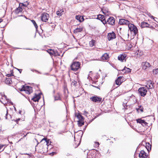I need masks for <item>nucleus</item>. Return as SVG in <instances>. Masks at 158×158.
I'll return each instance as SVG.
<instances>
[{
  "mask_svg": "<svg viewBox=\"0 0 158 158\" xmlns=\"http://www.w3.org/2000/svg\"><path fill=\"white\" fill-rule=\"evenodd\" d=\"M22 7H20V6H19L15 10V12L16 14H18L20 12H21L22 11Z\"/></svg>",
  "mask_w": 158,
  "mask_h": 158,
  "instance_id": "26",
  "label": "nucleus"
},
{
  "mask_svg": "<svg viewBox=\"0 0 158 158\" xmlns=\"http://www.w3.org/2000/svg\"><path fill=\"white\" fill-rule=\"evenodd\" d=\"M77 117L78 119L77 121V123L79 127H81L84 125V118L80 114L77 115Z\"/></svg>",
  "mask_w": 158,
  "mask_h": 158,
  "instance_id": "2",
  "label": "nucleus"
},
{
  "mask_svg": "<svg viewBox=\"0 0 158 158\" xmlns=\"http://www.w3.org/2000/svg\"><path fill=\"white\" fill-rule=\"evenodd\" d=\"M139 156L140 158H147L148 155L143 150H141L139 154Z\"/></svg>",
  "mask_w": 158,
  "mask_h": 158,
  "instance_id": "13",
  "label": "nucleus"
},
{
  "mask_svg": "<svg viewBox=\"0 0 158 158\" xmlns=\"http://www.w3.org/2000/svg\"><path fill=\"white\" fill-rule=\"evenodd\" d=\"M0 101L4 104L9 102V100L6 98V96L5 95L1 94H0Z\"/></svg>",
  "mask_w": 158,
  "mask_h": 158,
  "instance_id": "5",
  "label": "nucleus"
},
{
  "mask_svg": "<svg viewBox=\"0 0 158 158\" xmlns=\"http://www.w3.org/2000/svg\"><path fill=\"white\" fill-rule=\"evenodd\" d=\"M19 72L21 73V71H22V70L21 69H19Z\"/></svg>",
  "mask_w": 158,
  "mask_h": 158,
  "instance_id": "49",
  "label": "nucleus"
},
{
  "mask_svg": "<svg viewBox=\"0 0 158 158\" xmlns=\"http://www.w3.org/2000/svg\"><path fill=\"white\" fill-rule=\"evenodd\" d=\"M129 36V34L127 31L124 32L123 35V37L126 40L128 38Z\"/></svg>",
  "mask_w": 158,
  "mask_h": 158,
  "instance_id": "29",
  "label": "nucleus"
},
{
  "mask_svg": "<svg viewBox=\"0 0 158 158\" xmlns=\"http://www.w3.org/2000/svg\"><path fill=\"white\" fill-rule=\"evenodd\" d=\"M138 91L142 96L144 97L146 95L147 92L146 87H141L139 89Z\"/></svg>",
  "mask_w": 158,
  "mask_h": 158,
  "instance_id": "6",
  "label": "nucleus"
},
{
  "mask_svg": "<svg viewBox=\"0 0 158 158\" xmlns=\"http://www.w3.org/2000/svg\"><path fill=\"white\" fill-rule=\"evenodd\" d=\"M122 77H119L115 80L116 84L118 85H120L123 82V80H121Z\"/></svg>",
  "mask_w": 158,
  "mask_h": 158,
  "instance_id": "19",
  "label": "nucleus"
},
{
  "mask_svg": "<svg viewBox=\"0 0 158 158\" xmlns=\"http://www.w3.org/2000/svg\"><path fill=\"white\" fill-rule=\"evenodd\" d=\"M101 21L104 24H105L106 23V20H105V18H104Z\"/></svg>",
  "mask_w": 158,
  "mask_h": 158,
  "instance_id": "41",
  "label": "nucleus"
},
{
  "mask_svg": "<svg viewBox=\"0 0 158 158\" xmlns=\"http://www.w3.org/2000/svg\"><path fill=\"white\" fill-rule=\"evenodd\" d=\"M75 18L76 19L78 20L80 22H82L84 20L83 17L82 16L76 15Z\"/></svg>",
  "mask_w": 158,
  "mask_h": 158,
  "instance_id": "21",
  "label": "nucleus"
},
{
  "mask_svg": "<svg viewBox=\"0 0 158 158\" xmlns=\"http://www.w3.org/2000/svg\"><path fill=\"white\" fill-rule=\"evenodd\" d=\"M141 26L142 28L148 27L151 28L152 27V26L148 24L147 23L144 22H143L141 23Z\"/></svg>",
  "mask_w": 158,
  "mask_h": 158,
  "instance_id": "15",
  "label": "nucleus"
},
{
  "mask_svg": "<svg viewBox=\"0 0 158 158\" xmlns=\"http://www.w3.org/2000/svg\"><path fill=\"white\" fill-rule=\"evenodd\" d=\"M87 78L88 79H90L91 78V77L89 76V75H88V76L87 77Z\"/></svg>",
  "mask_w": 158,
  "mask_h": 158,
  "instance_id": "46",
  "label": "nucleus"
},
{
  "mask_svg": "<svg viewBox=\"0 0 158 158\" xmlns=\"http://www.w3.org/2000/svg\"><path fill=\"white\" fill-rule=\"evenodd\" d=\"M28 4L27 3V5H26V4H24L23 3H21L19 4V5L20 6H25V7H27V5H28Z\"/></svg>",
  "mask_w": 158,
  "mask_h": 158,
  "instance_id": "38",
  "label": "nucleus"
},
{
  "mask_svg": "<svg viewBox=\"0 0 158 158\" xmlns=\"http://www.w3.org/2000/svg\"><path fill=\"white\" fill-rule=\"evenodd\" d=\"M136 54H137V55H139L138 53V52H136Z\"/></svg>",
  "mask_w": 158,
  "mask_h": 158,
  "instance_id": "51",
  "label": "nucleus"
},
{
  "mask_svg": "<svg viewBox=\"0 0 158 158\" xmlns=\"http://www.w3.org/2000/svg\"><path fill=\"white\" fill-rule=\"evenodd\" d=\"M107 37L108 40L110 41L115 39L116 36L115 33L112 31V32L108 33Z\"/></svg>",
  "mask_w": 158,
  "mask_h": 158,
  "instance_id": "10",
  "label": "nucleus"
},
{
  "mask_svg": "<svg viewBox=\"0 0 158 158\" xmlns=\"http://www.w3.org/2000/svg\"><path fill=\"white\" fill-rule=\"evenodd\" d=\"M49 17V15L46 13H43L41 14V18L42 21L44 22H47Z\"/></svg>",
  "mask_w": 158,
  "mask_h": 158,
  "instance_id": "7",
  "label": "nucleus"
},
{
  "mask_svg": "<svg viewBox=\"0 0 158 158\" xmlns=\"http://www.w3.org/2000/svg\"><path fill=\"white\" fill-rule=\"evenodd\" d=\"M126 103H123V106H124V108L125 109H126V107H127V106H126Z\"/></svg>",
  "mask_w": 158,
  "mask_h": 158,
  "instance_id": "42",
  "label": "nucleus"
},
{
  "mask_svg": "<svg viewBox=\"0 0 158 158\" xmlns=\"http://www.w3.org/2000/svg\"><path fill=\"white\" fill-rule=\"evenodd\" d=\"M2 19H0V23L1 22H2Z\"/></svg>",
  "mask_w": 158,
  "mask_h": 158,
  "instance_id": "48",
  "label": "nucleus"
},
{
  "mask_svg": "<svg viewBox=\"0 0 158 158\" xmlns=\"http://www.w3.org/2000/svg\"><path fill=\"white\" fill-rule=\"evenodd\" d=\"M40 98V95L35 94L33 97L32 98L31 100L35 102H38Z\"/></svg>",
  "mask_w": 158,
  "mask_h": 158,
  "instance_id": "20",
  "label": "nucleus"
},
{
  "mask_svg": "<svg viewBox=\"0 0 158 158\" xmlns=\"http://www.w3.org/2000/svg\"><path fill=\"white\" fill-rule=\"evenodd\" d=\"M146 148L148 151H149V149L151 148V145L149 143H146Z\"/></svg>",
  "mask_w": 158,
  "mask_h": 158,
  "instance_id": "32",
  "label": "nucleus"
},
{
  "mask_svg": "<svg viewBox=\"0 0 158 158\" xmlns=\"http://www.w3.org/2000/svg\"><path fill=\"white\" fill-rule=\"evenodd\" d=\"M60 97L59 96H58L57 97H55V100H58L60 99Z\"/></svg>",
  "mask_w": 158,
  "mask_h": 158,
  "instance_id": "43",
  "label": "nucleus"
},
{
  "mask_svg": "<svg viewBox=\"0 0 158 158\" xmlns=\"http://www.w3.org/2000/svg\"><path fill=\"white\" fill-rule=\"evenodd\" d=\"M4 145L2 144H0V150H1L4 146Z\"/></svg>",
  "mask_w": 158,
  "mask_h": 158,
  "instance_id": "44",
  "label": "nucleus"
},
{
  "mask_svg": "<svg viewBox=\"0 0 158 158\" xmlns=\"http://www.w3.org/2000/svg\"><path fill=\"white\" fill-rule=\"evenodd\" d=\"M66 90L65 89L64 92H65H65H66ZM66 90H67L68 93V89H66Z\"/></svg>",
  "mask_w": 158,
  "mask_h": 158,
  "instance_id": "50",
  "label": "nucleus"
},
{
  "mask_svg": "<svg viewBox=\"0 0 158 158\" xmlns=\"http://www.w3.org/2000/svg\"><path fill=\"white\" fill-rule=\"evenodd\" d=\"M7 110L6 109H5L3 110L2 113V118L6 119L7 118Z\"/></svg>",
  "mask_w": 158,
  "mask_h": 158,
  "instance_id": "17",
  "label": "nucleus"
},
{
  "mask_svg": "<svg viewBox=\"0 0 158 158\" xmlns=\"http://www.w3.org/2000/svg\"><path fill=\"white\" fill-rule=\"evenodd\" d=\"M142 69L145 70L151 66L150 64L147 62H143L142 63Z\"/></svg>",
  "mask_w": 158,
  "mask_h": 158,
  "instance_id": "12",
  "label": "nucleus"
},
{
  "mask_svg": "<svg viewBox=\"0 0 158 158\" xmlns=\"http://www.w3.org/2000/svg\"><path fill=\"white\" fill-rule=\"evenodd\" d=\"M109 58V55L107 53H104L101 57V59L103 60H107Z\"/></svg>",
  "mask_w": 158,
  "mask_h": 158,
  "instance_id": "23",
  "label": "nucleus"
},
{
  "mask_svg": "<svg viewBox=\"0 0 158 158\" xmlns=\"http://www.w3.org/2000/svg\"><path fill=\"white\" fill-rule=\"evenodd\" d=\"M44 140L45 141V142L46 143V145L48 146L50 144H49V143L50 142V140L48 139H47L46 138H44L43 139L41 142L43 141Z\"/></svg>",
  "mask_w": 158,
  "mask_h": 158,
  "instance_id": "28",
  "label": "nucleus"
},
{
  "mask_svg": "<svg viewBox=\"0 0 158 158\" xmlns=\"http://www.w3.org/2000/svg\"><path fill=\"white\" fill-rule=\"evenodd\" d=\"M10 78H7L6 79V82L7 83H8L9 84H10Z\"/></svg>",
  "mask_w": 158,
  "mask_h": 158,
  "instance_id": "37",
  "label": "nucleus"
},
{
  "mask_svg": "<svg viewBox=\"0 0 158 158\" xmlns=\"http://www.w3.org/2000/svg\"><path fill=\"white\" fill-rule=\"evenodd\" d=\"M128 27L131 32H133L135 35L138 33V29L137 27L133 24H131L128 25Z\"/></svg>",
  "mask_w": 158,
  "mask_h": 158,
  "instance_id": "3",
  "label": "nucleus"
},
{
  "mask_svg": "<svg viewBox=\"0 0 158 158\" xmlns=\"http://www.w3.org/2000/svg\"><path fill=\"white\" fill-rule=\"evenodd\" d=\"M21 91H23L26 93L29 94L32 92V88L26 85H23L20 89Z\"/></svg>",
  "mask_w": 158,
  "mask_h": 158,
  "instance_id": "4",
  "label": "nucleus"
},
{
  "mask_svg": "<svg viewBox=\"0 0 158 158\" xmlns=\"http://www.w3.org/2000/svg\"><path fill=\"white\" fill-rule=\"evenodd\" d=\"M63 12L64 10L63 9H60L56 11V14L58 16H60L63 14Z\"/></svg>",
  "mask_w": 158,
  "mask_h": 158,
  "instance_id": "24",
  "label": "nucleus"
},
{
  "mask_svg": "<svg viewBox=\"0 0 158 158\" xmlns=\"http://www.w3.org/2000/svg\"><path fill=\"white\" fill-rule=\"evenodd\" d=\"M95 42V41L94 40H92L91 41H90L89 42V45L91 47H93L94 45Z\"/></svg>",
  "mask_w": 158,
  "mask_h": 158,
  "instance_id": "30",
  "label": "nucleus"
},
{
  "mask_svg": "<svg viewBox=\"0 0 158 158\" xmlns=\"http://www.w3.org/2000/svg\"><path fill=\"white\" fill-rule=\"evenodd\" d=\"M115 19L113 17H110L107 20V22L110 24L113 25L114 24Z\"/></svg>",
  "mask_w": 158,
  "mask_h": 158,
  "instance_id": "18",
  "label": "nucleus"
},
{
  "mask_svg": "<svg viewBox=\"0 0 158 158\" xmlns=\"http://www.w3.org/2000/svg\"><path fill=\"white\" fill-rule=\"evenodd\" d=\"M136 110L138 111H139V110L141 112L143 111V108L142 106H139V108L138 109H137Z\"/></svg>",
  "mask_w": 158,
  "mask_h": 158,
  "instance_id": "33",
  "label": "nucleus"
},
{
  "mask_svg": "<svg viewBox=\"0 0 158 158\" xmlns=\"http://www.w3.org/2000/svg\"><path fill=\"white\" fill-rule=\"evenodd\" d=\"M119 23L121 25H129L130 24V22L127 20L124 19H119Z\"/></svg>",
  "mask_w": 158,
  "mask_h": 158,
  "instance_id": "11",
  "label": "nucleus"
},
{
  "mask_svg": "<svg viewBox=\"0 0 158 158\" xmlns=\"http://www.w3.org/2000/svg\"><path fill=\"white\" fill-rule=\"evenodd\" d=\"M151 18H152V19H157V18H154V17L153 16H151Z\"/></svg>",
  "mask_w": 158,
  "mask_h": 158,
  "instance_id": "45",
  "label": "nucleus"
},
{
  "mask_svg": "<svg viewBox=\"0 0 158 158\" xmlns=\"http://www.w3.org/2000/svg\"><path fill=\"white\" fill-rule=\"evenodd\" d=\"M153 83L150 80L148 81H147V84L146 86V87L148 89H152L153 88Z\"/></svg>",
  "mask_w": 158,
  "mask_h": 158,
  "instance_id": "16",
  "label": "nucleus"
},
{
  "mask_svg": "<svg viewBox=\"0 0 158 158\" xmlns=\"http://www.w3.org/2000/svg\"><path fill=\"white\" fill-rule=\"evenodd\" d=\"M154 19V20H155V21H156V19Z\"/></svg>",
  "mask_w": 158,
  "mask_h": 158,
  "instance_id": "52",
  "label": "nucleus"
},
{
  "mask_svg": "<svg viewBox=\"0 0 158 158\" xmlns=\"http://www.w3.org/2000/svg\"><path fill=\"white\" fill-rule=\"evenodd\" d=\"M98 18L101 19V20L104 18V15H99L98 16Z\"/></svg>",
  "mask_w": 158,
  "mask_h": 158,
  "instance_id": "35",
  "label": "nucleus"
},
{
  "mask_svg": "<svg viewBox=\"0 0 158 158\" xmlns=\"http://www.w3.org/2000/svg\"><path fill=\"white\" fill-rule=\"evenodd\" d=\"M131 69L129 68H127L126 67H125L124 69L122 70L121 71L124 72V73H128L131 71Z\"/></svg>",
  "mask_w": 158,
  "mask_h": 158,
  "instance_id": "27",
  "label": "nucleus"
},
{
  "mask_svg": "<svg viewBox=\"0 0 158 158\" xmlns=\"http://www.w3.org/2000/svg\"><path fill=\"white\" fill-rule=\"evenodd\" d=\"M88 114V112L87 111H86L85 110H84L83 112V114L85 115L86 116H87V114Z\"/></svg>",
  "mask_w": 158,
  "mask_h": 158,
  "instance_id": "40",
  "label": "nucleus"
},
{
  "mask_svg": "<svg viewBox=\"0 0 158 158\" xmlns=\"http://www.w3.org/2000/svg\"><path fill=\"white\" fill-rule=\"evenodd\" d=\"M99 145V143L98 142H95L94 146L96 147H98Z\"/></svg>",
  "mask_w": 158,
  "mask_h": 158,
  "instance_id": "36",
  "label": "nucleus"
},
{
  "mask_svg": "<svg viewBox=\"0 0 158 158\" xmlns=\"http://www.w3.org/2000/svg\"><path fill=\"white\" fill-rule=\"evenodd\" d=\"M83 28L82 27H79V28H76L74 30V32L75 33H77L82 31Z\"/></svg>",
  "mask_w": 158,
  "mask_h": 158,
  "instance_id": "25",
  "label": "nucleus"
},
{
  "mask_svg": "<svg viewBox=\"0 0 158 158\" xmlns=\"http://www.w3.org/2000/svg\"><path fill=\"white\" fill-rule=\"evenodd\" d=\"M90 99L91 101L96 102H100L102 99L101 97L96 95L91 97Z\"/></svg>",
  "mask_w": 158,
  "mask_h": 158,
  "instance_id": "8",
  "label": "nucleus"
},
{
  "mask_svg": "<svg viewBox=\"0 0 158 158\" xmlns=\"http://www.w3.org/2000/svg\"><path fill=\"white\" fill-rule=\"evenodd\" d=\"M137 123L141 124L143 126H145L147 125L148 123L144 120L141 119H139L136 120Z\"/></svg>",
  "mask_w": 158,
  "mask_h": 158,
  "instance_id": "14",
  "label": "nucleus"
},
{
  "mask_svg": "<svg viewBox=\"0 0 158 158\" xmlns=\"http://www.w3.org/2000/svg\"><path fill=\"white\" fill-rule=\"evenodd\" d=\"M12 76V75H11L10 74H7V76H8V77H10V76Z\"/></svg>",
  "mask_w": 158,
  "mask_h": 158,
  "instance_id": "47",
  "label": "nucleus"
},
{
  "mask_svg": "<svg viewBox=\"0 0 158 158\" xmlns=\"http://www.w3.org/2000/svg\"><path fill=\"white\" fill-rule=\"evenodd\" d=\"M80 63L79 62H75L73 63L71 66L72 70L76 71L80 68Z\"/></svg>",
  "mask_w": 158,
  "mask_h": 158,
  "instance_id": "1",
  "label": "nucleus"
},
{
  "mask_svg": "<svg viewBox=\"0 0 158 158\" xmlns=\"http://www.w3.org/2000/svg\"><path fill=\"white\" fill-rule=\"evenodd\" d=\"M76 83L77 82L75 81H72V82L71 83V85L75 86L76 85Z\"/></svg>",
  "mask_w": 158,
  "mask_h": 158,
  "instance_id": "39",
  "label": "nucleus"
},
{
  "mask_svg": "<svg viewBox=\"0 0 158 158\" xmlns=\"http://www.w3.org/2000/svg\"><path fill=\"white\" fill-rule=\"evenodd\" d=\"M153 74L157 75L158 76V68L153 70Z\"/></svg>",
  "mask_w": 158,
  "mask_h": 158,
  "instance_id": "31",
  "label": "nucleus"
},
{
  "mask_svg": "<svg viewBox=\"0 0 158 158\" xmlns=\"http://www.w3.org/2000/svg\"><path fill=\"white\" fill-rule=\"evenodd\" d=\"M127 55L125 54H120L118 57L119 60L122 62H126V60Z\"/></svg>",
  "mask_w": 158,
  "mask_h": 158,
  "instance_id": "9",
  "label": "nucleus"
},
{
  "mask_svg": "<svg viewBox=\"0 0 158 158\" xmlns=\"http://www.w3.org/2000/svg\"><path fill=\"white\" fill-rule=\"evenodd\" d=\"M74 143L73 144L72 147L73 148H77L79 145L80 143L78 142V141L76 140L75 139H74Z\"/></svg>",
  "mask_w": 158,
  "mask_h": 158,
  "instance_id": "22",
  "label": "nucleus"
},
{
  "mask_svg": "<svg viewBox=\"0 0 158 158\" xmlns=\"http://www.w3.org/2000/svg\"><path fill=\"white\" fill-rule=\"evenodd\" d=\"M31 21L32 22V23H33V24H34L36 29H37V28H38V26H37V25L35 21L34 20H31Z\"/></svg>",
  "mask_w": 158,
  "mask_h": 158,
  "instance_id": "34",
  "label": "nucleus"
}]
</instances>
